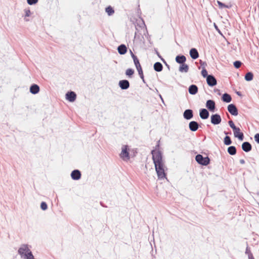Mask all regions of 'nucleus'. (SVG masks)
Instances as JSON below:
<instances>
[{"instance_id":"1","label":"nucleus","mask_w":259,"mask_h":259,"mask_svg":"<svg viewBox=\"0 0 259 259\" xmlns=\"http://www.w3.org/2000/svg\"><path fill=\"white\" fill-rule=\"evenodd\" d=\"M18 253L22 259H34V256L28 245H21L18 249Z\"/></svg>"},{"instance_id":"2","label":"nucleus","mask_w":259,"mask_h":259,"mask_svg":"<svg viewBox=\"0 0 259 259\" xmlns=\"http://www.w3.org/2000/svg\"><path fill=\"white\" fill-rule=\"evenodd\" d=\"M151 153L155 165L164 163L161 152L159 150H153L152 151Z\"/></svg>"},{"instance_id":"3","label":"nucleus","mask_w":259,"mask_h":259,"mask_svg":"<svg viewBox=\"0 0 259 259\" xmlns=\"http://www.w3.org/2000/svg\"><path fill=\"white\" fill-rule=\"evenodd\" d=\"M157 176L159 179H163L165 177L164 164H161L155 165Z\"/></svg>"},{"instance_id":"4","label":"nucleus","mask_w":259,"mask_h":259,"mask_svg":"<svg viewBox=\"0 0 259 259\" xmlns=\"http://www.w3.org/2000/svg\"><path fill=\"white\" fill-rule=\"evenodd\" d=\"M129 149L127 145H123L121 148V151L120 154V158L124 161H128L130 159Z\"/></svg>"},{"instance_id":"5","label":"nucleus","mask_w":259,"mask_h":259,"mask_svg":"<svg viewBox=\"0 0 259 259\" xmlns=\"http://www.w3.org/2000/svg\"><path fill=\"white\" fill-rule=\"evenodd\" d=\"M195 159L199 164L203 165H207L209 163V159L208 157H203L200 154L197 155Z\"/></svg>"},{"instance_id":"6","label":"nucleus","mask_w":259,"mask_h":259,"mask_svg":"<svg viewBox=\"0 0 259 259\" xmlns=\"http://www.w3.org/2000/svg\"><path fill=\"white\" fill-rule=\"evenodd\" d=\"M211 122L214 125L219 124L221 122V117L218 114H213L211 116Z\"/></svg>"},{"instance_id":"7","label":"nucleus","mask_w":259,"mask_h":259,"mask_svg":"<svg viewBox=\"0 0 259 259\" xmlns=\"http://www.w3.org/2000/svg\"><path fill=\"white\" fill-rule=\"evenodd\" d=\"M233 132L235 137L238 138L240 141H242L243 140V134L240 132V130L239 127H236L233 130Z\"/></svg>"},{"instance_id":"8","label":"nucleus","mask_w":259,"mask_h":259,"mask_svg":"<svg viewBox=\"0 0 259 259\" xmlns=\"http://www.w3.org/2000/svg\"><path fill=\"white\" fill-rule=\"evenodd\" d=\"M206 81L207 84L211 87L216 85L217 83L215 77L211 75L207 76V77L206 78Z\"/></svg>"},{"instance_id":"9","label":"nucleus","mask_w":259,"mask_h":259,"mask_svg":"<svg viewBox=\"0 0 259 259\" xmlns=\"http://www.w3.org/2000/svg\"><path fill=\"white\" fill-rule=\"evenodd\" d=\"M228 110L232 115L237 116L238 115V110L234 104H230L228 106Z\"/></svg>"},{"instance_id":"10","label":"nucleus","mask_w":259,"mask_h":259,"mask_svg":"<svg viewBox=\"0 0 259 259\" xmlns=\"http://www.w3.org/2000/svg\"><path fill=\"white\" fill-rule=\"evenodd\" d=\"M76 95L73 92H69L66 94V99L69 102H73L76 99Z\"/></svg>"},{"instance_id":"11","label":"nucleus","mask_w":259,"mask_h":259,"mask_svg":"<svg viewBox=\"0 0 259 259\" xmlns=\"http://www.w3.org/2000/svg\"><path fill=\"white\" fill-rule=\"evenodd\" d=\"M119 86L122 90H126L130 87V83L127 80H122L119 81Z\"/></svg>"},{"instance_id":"12","label":"nucleus","mask_w":259,"mask_h":259,"mask_svg":"<svg viewBox=\"0 0 259 259\" xmlns=\"http://www.w3.org/2000/svg\"><path fill=\"white\" fill-rule=\"evenodd\" d=\"M206 107L211 111H213L215 109V103L213 100H207L206 103Z\"/></svg>"},{"instance_id":"13","label":"nucleus","mask_w":259,"mask_h":259,"mask_svg":"<svg viewBox=\"0 0 259 259\" xmlns=\"http://www.w3.org/2000/svg\"><path fill=\"white\" fill-rule=\"evenodd\" d=\"M71 178L74 180H78L81 177L80 172L78 170H74L71 174Z\"/></svg>"},{"instance_id":"14","label":"nucleus","mask_w":259,"mask_h":259,"mask_svg":"<svg viewBox=\"0 0 259 259\" xmlns=\"http://www.w3.org/2000/svg\"><path fill=\"white\" fill-rule=\"evenodd\" d=\"M198 123L194 121H191L189 124V127L192 132L196 131L198 128Z\"/></svg>"},{"instance_id":"15","label":"nucleus","mask_w":259,"mask_h":259,"mask_svg":"<svg viewBox=\"0 0 259 259\" xmlns=\"http://www.w3.org/2000/svg\"><path fill=\"white\" fill-rule=\"evenodd\" d=\"M184 117L187 119H190L193 117V111L191 109L186 110L183 114Z\"/></svg>"},{"instance_id":"16","label":"nucleus","mask_w":259,"mask_h":259,"mask_svg":"<svg viewBox=\"0 0 259 259\" xmlns=\"http://www.w3.org/2000/svg\"><path fill=\"white\" fill-rule=\"evenodd\" d=\"M199 115L202 119H205L208 117L209 112L206 109H202L200 110Z\"/></svg>"},{"instance_id":"17","label":"nucleus","mask_w":259,"mask_h":259,"mask_svg":"<svg viewBox=\"0 0 259 259\" xmlns=\"http://www.w3.org/2000/svg\"><path fill=\"white\" fill-rule=\"evenodd\" d=\"M242 148L244 151L248 152L251 150V145L249 142H245L242 145Z\"/></svg>"},{"instance_id":"18","label":"nucleus","mask_w":259,"mask_h":259,"mask_svg":"<svg viewBox=\"0 0 259 259\" xmlns=\"http://www.w3.org/2000/svg\"><path fill=\"white\" fill-rule=\"evenodd\" d=\"M190 55L193 59H196L199 57L198 52L197 50L195 48H192L190 50Z\"/></svg>"},{"instance_id":"19","label":"nucleus","mask_w":259,"mask_h":259,"mask_svg":"<svg viewBox=\"0 0 259 259\" xmlns=\"http://www.w3.org/2000/svg\"><path fill=\"white\" fill-rule=\"evenodd\" d=\"M188 91L190 94L194 95L198 92V88L196 85L192 84L189 87Z\"/></svg>"},{"instance_id":"20","label":"nucleus","mask_w":259,"mask_h":259,"mask_svg":"<svg viewBox=\"0 0 259 259\" xmlns=\"http://www.w3.org/2000/svg\"><path fill=\"white\" fill-rule=\"evenodd\" d=\"M179 70L180 72L182 73H187L189 70V66L187 64H185L184 63L181 64V65L179 68Z\"/></svg>"},{"instance_id":"21","label":"nucleus","mask_w":259,"mask_h":259,"mask_svg":"<svg viewBox=\"0 0 259 259\" xmlns=\"http://www.w3.org/2000/svg\"><path fill=\"white\" fill-rule=\"evenodd\" d=\"M39 91V87L37 84H33L30 88V92L32 94H36Z\"/></svg>"},{"instance_id":"22","label":"nucleus","mask_w":259,"mask_h":259,"mask_svg":"<svg viewBox=\"0 0 259 259\" xmlns=\"http://www.w3.org/2000/svg\"><path fill=\"white\" fill-rule=\"evenodd\" d=\"M186 60V58L184 55L177 56L176 57V61L179 64H183L185 63Z\"/></svg>"},{"instance_id":"23","label":"nucleus","mask_w":259,"mask_h":259,"mask_svg":"<svg viewBox=\"0 0 259 259\" xmlns=\"http://www.w3.org/2000/svg\"><path fill=\"white\" fill-rule=\"evenodd\" d=\"M118 53L121 55H123L126 53L127 48L124 45H121L118 47Z\"/></svg>"},{"instance_id":"24","label":"nucleus","mask_w":259,"mask_h":259,"mask_svg":"<svg viewBox=\"0 0 259 259\" xmlns=\"http://www.w3.org/2000/svg\"><path fill=\"white\" fill-rule=\"evenodd\" d=\"M163 66L160 62H156L154 64V69L156 71L160 72L162 70Z\"/></svg>"},{"instance_id":"25","label":"nucleus","mask_w":259,"mask_h":259,"mask_svg":"<svg viewBox=\"0 0 259 259\" xmlns=\"http://www.w3.org/2000/svg\"><path fill=\"white\" fill-rule=\"evenodd\" d=\"M222 100L225 102L229 103L231 101L232 98L230 95L225 93L222 96Z\"/></svg>"},{"instance_id":"26","label":"nucleus","mask_w":259,"mask_h":259,"mask_svg":"<svg viewBox=\"0 0 259 259\" xmlns=\"http://www.w3.org/2000/svg\"><path fill=\"white\" fill-rule=\"evenodd\" d=\"M217 3H218V4L219 6V8L220 9L230 8L232 6V5L231 4L225 5L219 1H217Z\"/></svg>"},{"instance_id":"27","label":"nucleus","mask_w":259,"mask_h":259,"mask_svg":"<svg viewBox=\"0 0 259 259\" xmlns=\"http://www.w3.org/2000/svg\"><path fill=\"white\" fill-rule=\"evenodd\" d=\"M228 152L232 155H235L236 153V149L234 146H230L228 148Z\"/></svg>"},{"instance_id":"28","label":"nucleus","mask_w":259,"mask_h":259,"mask_svg":"<svg viewBox=\"0 0 259 259\" xmlns=\"http://www.w3.org/2000/svg\"><path fill=\"white\" fill-rule=\"evenodd\" d=\"M132 57L134 60L136 67L141 66L138 58L133 53H132Z\"/></svg>"},{"instance_id":"29","label":"nucleus","mask_w":259,"mask_h":259,"mask_svg":"<svg viewBox=\"0 0 259 259\" xmlns=\"http://www.w3.org/2000/svg\"><path fill=\"white\" fill-rule=\"evenodd\" d=\"M253 74L251 72H249L246 74L245 76V79L248 81H251L253 79Z\"/></svg>"},{"instance_id":"30","label":"nucleus","mask_w":259,"mask_h":259,"mask_svg":"<svg viewBox=\"0 0 259 259\" xmlns=\"http://www.w3.org/2000/svg\"><path fill=\"white\" fill-rule=\"evenodd\" d=\"M106 12L108 14L109 16H111L114 13V11L113 10L112 7L109 6L106 8Z\"/></svg>"},{"instance_id":"31","label":"nucleus","mask_w":259,"mask_h":259,"mask_svg":"<svg viewBox=\"0 0 259 259\" xmlns=\"http://www.w3.org/2000/svg\"><path fill=\"white\" fill-rule=\"evenodd\" d=\"M224 142L226 145H229L232 143L230 138L228 136L225 137Z\"/></svg>"},{"instance_id":"32","label":"nucleus","mask_w":259,"mask_h":259,"mask_svg":"<svg viewBox=\"0 0 259 259\" xmlns=\"http://www.w3.org/2000/svg\"><path fill=\"white\" fill-rule=\"evenodd\" d=\"M141 78L144 80V75L143 73L142 69L141 66L136 67Z\"/></svg>"},{"instance_id":"33","label":"nucleus","mask_w":259,"mask_h":259,"mask_svg":"<svg viewBox=\"0 0 259 259\" xmlns=\"http://www.w3.org/2000/svg\"><path fill=\"white\" fill-rule=\"evenodd\" d=\"M134 70H133L132 69H130V68L127 69L125 72L126 75L130 77L132 76L133 74H134Z\"/></svg>"},{"instance_id":"34","label":"nucleus","mask_w":259,"mask_h":259,"mask_svg":"<svg viewBox=\"0 0 259 259\" xmlns=\"http://www.w3.org/2000/svg\"><path fill=\"white\" fill-rule=\"evenodd\" d=\"M40 208L43 210H46L48 208V205L45 202H42L40 204Z\"/></svg>"},{"instance_id":"35","label":"nucleus","mask_w":259,"mask_h":259,"mask_svg":"<svg viewBox=\"0 0 259 259\" xmlns=\"http://www.w3.org/2000/svg\"><path fill=\"white\" fill-rule=\"evenodd\" d=\"M201 74L204 77H206V78L207 77V76H208L209 75L207 74V70L205 69V67H203V68L201 71Z\"/></svg>"},{"instance_id":"36","label":"nucleus","mask_w":259,"mask_h":259,"mask_svg":"<svg viewBox=\"0 0 259 259\" xmlns=\"http://www.w3.org/2000/svg\"><path fill=\"white\" fill-rule=\"evenodd\" d=\"M38 0H27L28 4L29 5H33L36 4Z\"/></svg>"},{"instance_id":"37","label":"nucleus","mask_w":259,"mask_h":259,"mask_svg":"<svg viewBox=\"0 0 259 259\" xmlns=\"http://www.w3.org/2000/svg\"><path fill=\"white\" fill-rule=\"evenodd\" d=\"M241 62L239 61H236L234 62V66L235 68H238L240 67Z\"/></svg>"},{"instance_id":"38","label":"nucleus","mask_w":259,"mask_h":259,"mask_svg":"<svg viewBox=\"0 0 259 259\" xmlns=\"http://www.w3.org/2000/svg\"><path fill=\"white\" fill-rule=\"evenodd\" d=\"M228 124L230 125V126L233 130H234L237 127L235 125L234 122L232 120H229L228 122Z\"/></svg>"},{"instance_id":"39","label":"nucleus","mask_w":259,"mask_h":259,"mask_svg":"<svg viewBox=\"0 0 259 259\" xmlns=\"http://www.w3.org/2000/svg\"><path fill=\"white\" fill-rule=\"evenodd\" d=\"M254 140L257 143L259 144V134H256L254 136Z\"/></svg>"},{"instance_id":"40","label":"nucleus","mask_w":259,"mask_h":259,"mask_svg":"<svg viewBox=\"0 0 259 259\" xmlns=\"http://www.w3.org/2000/svg\"><path fill=\"white\" fill-rule=\"evenodd\" d=\"M25 16L26 17H29L30 16V14H31V12H30V11L29 10H26L25 11Z\"/></svg>"},{"instance_id":"41","label":"nucleus","mask_w":259,"mask_h":259,"mask_svg":"<svg viewBox=\"0 0 259 259\" xmlns=\"http://www.w3.org/2000/svg\"><path fill=\"white\" fill-rule=\"evenodd\" d=\"M245 253L248 255V256H249V253H251L250 252V249H249V248L248 247H246V250H245Z\"/></svg>"},{"instance_id":"42","label":"nucleus","mask_w":259,"mask_h":259,"mask_svg":"<svg viewBox=\"0 0 259 259\" xmlns=\"http://www.w3.org/2000/svg\"><path fill=\"white\" fill-rule=\"evenodd\" d=\"M248 259H254L253 255L252 254V253H249V256H248Z\"/></svg>"},{"instance_id":"43","label":"nucleus","mask_w":259,"mask_h":259,"mask_svg":"<svg viewBox=\"0 0 259 259\" xmlns=\"http://www.w3.org/2000/svg\"><path fill=\"white\" fill-rule=\"evenodd\" d=\"M239 161H240V163L242 164H243L245 163V161L244 159H240Z\"/></svg>"},{"instance_id":"44","label":"nucleus","mask_w":259,"mask_h":259,"mask_svg":"<svg viewBox=\"0 0 259 259\" xmlns=\"http://www.w3.org/2000/svg\"><path fill=\"white\" fill-rule=\"evenodd\" d=\"M201 65L202 66H204V65H206V64L205 62H202L201 61Z\"/></svg>"},{"instance_id":"45","label":"nucleus","mask_w":259,"mask_h":259,"mask_svg":"<svg viewBox=\"0 0 259 259\" xmlns=\"http://www.w3.org/2000/svg\"><path fill=\"white\" fill-rule=\"evenodd\" d=\"M156 147H157V148H158V147H159V145L158 144V145L156 146Z\"/></svg>"},{"instance_id":"46","label":"nucleus","mask_w":259,"mask_h":259,"mask_svg":"<svg viewBox=\"0 0 259 259\" xmlns=\"http://www.w3.org/2000/svg\"><path fill=\"white\" fill-rule=\"evenodd\" d=\"M215 28H217V26L215 25Z\"/></svg>"}]
</instances>
